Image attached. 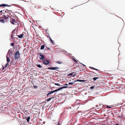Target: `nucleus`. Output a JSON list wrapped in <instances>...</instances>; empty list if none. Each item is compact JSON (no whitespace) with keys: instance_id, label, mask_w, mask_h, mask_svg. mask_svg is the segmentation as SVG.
<instances>
[{"instance_id":"423d86ee","label":"nucleus","mask_w":125,"mask_h":125,"mask_svg":"<svg viewBox=\"0 0 125 125\" xmlns=\"http://www.w3.org/2000/svg\"><path fill=\"white\" fill-rule=\"evenodd\" d=\"M47 69L52 70H57V69H58V68L57 67H49Z\"/></svg>"},{"instance_id":"412c9836","label":"nucleus","mask_w":125,"mask_h":125,"mask_svg":"<svg viewBox=\"0 0 125 125\" xmlns=\"http://www.w3.org/2000/svg\"><path fill=\"white\" fill-rule=\"evenodd\" d=\"M106 108H111V107H110V106H109L107 105L106 107Z\"/></svg>"},{"instance_id":"c756f323","label":"nucleus","mask_w":125,"mask_h":125,"mask_svg":"<svg viewBox=\"0 0 125 125\" xmlns=\"http://www.w3.org/2000/svg\"><path fill=\"white\" fill-rule=\"evenodd\" d=\"M73 73H70V74H69V75H72L73 74Z\"/></svg>"},{"instance_id":"6ab92c4d","label":"nucleus","mask_w":125,"mask_h":125,"mask_svg":"<svg viewBox=\"0 0 125 125\" xmlns=\"http://www.w3.org/2000/svg\"><path fill=\"white\" fill-rule=\"evenodd\" d=\"M73 61L75 62V63H77V62L75 59H74L73 58Z\"/></svg>"},{"instance_id":"bb28decb","label":"nucleus","mask_w":125,"mask_h":125,"mask_svg":"<svg viewBox=\"0 0 125 125\" xmlns=\"http://www.w3.org/2000/svg\"><path fill=\"white\" fill-rule=\"evenodd\" d=\"M9 64V63H7V64L5 66V67H7V65Z\"/></svg>"},{"instance_id":"39448f33","label":"nucleus","mask_w":125,"mask_h":125,"mask_svg":"<svg viewBox=\"0 0 125 125\" xmlns=\"http://www.w3.org/2000/svg\"><path fill=\"white\" fill-rule=\"evenodd\" d=\"M10 22L13 25H18L19 24L13 18L11 19Z\"/></svg>"},{"instance_id":"2eb2a0df","label":"nucleus","mask_w":125,"mask_h":125,"mask_svg":"<svg viewBox=\"0 0 125 125\" xmlns=\"http://www.w3.org/2000/svg\"><path fill=\"white\" fill-rule=\"evenodd\" d=\"M53 96H52V97H50L48 99H47V101H50L52 99V98H53Z\"/></svg>"},{"instance_id":"a19ab883","label":"nucleus","mask_w":125,"mask_h":125,"mask_svg":"<svg viewBox=\"0 0 125 125\" xmlns=\"http://www.w3.org/2000/svg\"><path fill=\"white\" fill-rule=\"evenodd\" d=\"M119 117H120V116H119Z\"/></svg>"},{"instance_id":"ddd939ff","label":"nucleus","mask_w":125,"mask_h":125,"mask_svg":"<svg viewBox=\"0 0 125 125\" xmlns=\"http://www.w3.org/2000/svg\"><path fill=\"white\" fill-rule=\"evenodd\" d=\"M45 45H42L41 47V50H43L44 48Z\"/></svg>"},{"instance_id":"f257e3e1","label":"nucleus","mask_w":125,"mask_h":125,"mask_svg":"<svg viewBox=\"0 0 125 125\" xmlns=\"http://www.w3.org/2000/svg\"><path fill=\"white\" fill-rule=\"evenodd\" d=\"M68 87L67 86H64L61 87L58 89L55 90L54 91H49L48 92V93L47 94V96H48L50 95L52 93L57 92V91H59L60 90H62L63 88H68Z\"/></svg>"},{"instance_id":"a878e982","label":"nucleus","mask_w":125,"mask_h":125,"mask_svg":"<svg viewBox=\"0 0 125 125\" xmlns=\"http://www.w3.org/2000/svg\"><path fill=\"white\" fill-rule=\"evenodd\" d=\"M54 84L56 85H58V86L60 85V84H58V83H55Z\"/></svg>"},{"instance_id":"0eeeda50","label":"nucleus","mask_w":125,"mask_h":125,"mask_svg":"<svg viewBox=\"0 0 125 125\" xmlns=\"http://www.w3.org/2000/svg\"><path fill=\"white\" fill-rule=\"evenodd\" d=\"M9 6L7 4H2L0 5V7H6L8 6L9 7L10 6Z\"/></svg>"},{"instance_id":"2f4dec72","label":"nucleus","mask_w":125,"mask_h":125,"mask_svg":"<svg viewBox=\"0 0 125 125\" xmlns=\"http://www.w3.org/2000/svg\"><path fill=\"white\" fill-rule=\"evenodd\" d=\"M110 107H111V108H112V107H114V106L113 105H110Z\"/></svg>"},{"instance_id":"37998d69","label":"nucleus","mask_w":125,"mask_h":125,"mask_svg":"<svg viewBox=\"0 0 125 125\" xmlns=\"http://www.w3.org/2000/svg\"><path fill=\"white\" fill-rule=\"evenodd\" d=\"M54 96V95H53V96Z\"/></svg>"},{"instance_id":"f8f14e48","label":"nucleus","mask_w":125,"mask_h":125,"mask_svg":"<svg viewBox=\"0 0 125 125\" xmlns=\"http://www.w3.org/2000/svg\"><path fill=\"white\" fill-rule=\"evenodd\" d=\"M87 80H78L77 81H79V82H84L85 81H87Z\"/></svg>"},{"instance_id":"c85d7f7f","label":"nucleus","mask_w":125,"mask_h":125,"mask_svg":"<svg viewBox=\"0 0 125 125\" xmlns=\"http://www.w3.org/2000/svg\"><path fill=\"white\" fill-rule=\"evenodd\" d=\"M49 61L47 60V65H49Z\"/></svg>"},{"instance_id":"79ce46f5","label":"nucleus","mask_w":125,"mask_h":125,"mask_svg":"<svg viewBox=\"0 0 125 125\" xmlns=\"http://www.w3.org/2000/svg\"><path fill=\"white\" fill-rule=\"evenodd\" d=\"M1 14V12H0V14Z\"/></svg>"},{"instance_id":"1a4fd4ad","label":"nucleus","mask_w":125,"mask_h":125,"mask_svg":"<svg viewBox=\"0 0 125 125\" xmlns=\"http://www.w3.org/2000/svg\"><path fill=\"white\" fill-rule=\"evenodd\" d=\"M31 117L30 116L28 117H26L25 119H26L27 122H29V120L31 119Z\"/></svg>"},{"instance_id":"393cba45","label":"nucleus","mask_w":125,"mask_h":125,"mask_svg":"<svg viewBox=\"0 0 125 125\" xmlns=\"http://www.w3.org/2000/svg\"><path fill=\"white\" fill-rule=\"evenodd\" d=\"M94 86H92L90 87V88L91 89H93L94 88Z\"/></svg>"},{"instance_id":"e433bc0d","label":"nucleus","mask_w":125,"mask_h":125,"mask_svg":"<svg viewBox=\"0 0 125 125\" xmlns=\"http://www.w3.org/2000/svg\"><path fill=\"white\" fill-rule=\"evenodd\" d=\"M2 11L1 10L0 11V12H1H1H2Z\"/></svg>"},{"instance_id":"58836bf2","label":"nucleus","mask_w":125,"mask_h":125,"mask_svg":"<svg viewBox=\"0 0 125 125\" xmlns=\"http://www.w3.org/2000/svg\"><path fill=\"white\" fill-rule=\"evenodd\" d=\"M7 14H6V15H9V14H8V12L7 13Z\"/></svg>"},{"instance_id":"7c9ffc66","label":"nucleus","mask_w":125,"mask_h":125,"mask_svg":"<svg viewBox=\"0 0 125 125\" xmlns=\"http://www.w3.org/2000/svg\"><path fill=\"white\" fill-rule=\"evenodd\" d=\"M94 69L95 70H96V71H99V70H98V69H96V68H94Z\"/></svg>"},{"instance_id":"4be33fe9","label":"nucleus","mask_w":125,"mask_h":125,"mask_svg":"<svg viewBox=\"0 0 125 125\" xmlns=\"http://www.w3.org/2000/svg\"><path fill=\"white\" fill-rule=\"evenodd\" d=\"M61 124L60 121H59L58 123V125H61Z\"/></svg>"},{"instance_id":"f704fd0d","label":"nucleus","mask_w":125,"mask_h":125,"mask_svg":"<svg viewBox=\"0 0 125 125\" xmlns=\"http://www.w3.org/2000/svg\"><path fill=\"white\" fill-rule=\"evenodd\" d=\"M47 49H48L49 50H50L51 49H50L49 48H48L47 47Z\"/></svg>"},{"instance_id":"4468645a","label":"nucleus","mask_w":125,"mask_h":125,"mask_svg":"<svg viewBox=\"0 0 125 125\" xmlns=\"http://www.w3.org/2000/svg\"><path fill=\"white\" fill-rule=\"evenodd\" d=\"M7 63L9 62L10 61V59L7 56Z\"/></svg>"},{"instance_id":"7ed1b4c3","label":"nucleus","mask_w":125,"mask_h":125,"mask_svg":"<svg viewBox=\"0 0 125 125\" xmlns=\"http://www.w3.org/2000/svg\"><path fill=\"white\" fill-rule=\"evenodd\" d=\"M6 10L8 11V13L9 14V15H6L7 13H6V14L4 15V16L3 17V18L4 19H7L10 17V16L11 15V13L10 12V10H8L7 9Z\"/></svg>"},{"instance_id":"9b49d317","label":"nucleus","mask_w":125,"mask_h":125,"mask_svg":"<svg viewBox=\"0 0 125 125\" xmlns=\"http://www.w3.org/2000/svg\"><path fill=\"white\" fill-rule=\"evenodd\" d=\"M0 22L3 23H4L5 22V21L4 19H2L0 20Z\"/></svg>"},{"instance_id":"c9c22d12","label":"nucleus","mask_w":125,"mask_h":125,"mask_svg":"<svg viewBox=\"0 0 125 125\" xmlns=\"http://www.w3.org/2000/svg\"><path fill=\"white\" fill-rule=\"evenodd\" d=\"M34 87L36 88H37V86H34Z\"/></svg>"},{"instance_id":"dca6fc26","label":"nucleus","mask_w":125,"mask_h":125,"mask_svg":"<svg viewBox=\"0 0 125 125\" xmlns=\"http://www.w3.org/2000/svg\"><path fill=\"white\" fill-rule=\"evenodd\" d=\"M56 62V63L59 64H61L62 63V62L61 61H58L57 62Z\"/></svg>"},{"instance_id":"5701e85b","label":"nucleus","mask_w":125,"mask_h":125,"mask_svg":"<svg viewBox=\"0 0 125 125\" xmlns=\"http://www.w3.org/2000/svg\"><path fill=\"white\" fill-rule=\"evenodd\" d=\"M11 46H14V44L13 43H11Z\"/></svg>"},{"instance_id":"4c0bfd02","label":"nucleus","mask_w":125,"mask_h":125,"mask_svg":"<svg viewBox=\"0 0 125 125\" xmlns=\"http://www.w3.org/2000/svg\"><path fill=\"white\" fill-rule=\"evenodd\" d=\"M116 125H119L118 124H116Z\"/></svg>"},{"instance_id":"a211bd4d","label":"nucleus","mask_w":125,"mask_h":125,"mask_svg":"<svg viewBox=\"0 0 125 125\" xmlns=\"http://www.w3.org/2000/svg\"><path fill=\"white\" fill-rule=\"evenodd\" d=\"M49 37L50 40L51 42L53 44H54V43L53 40L49 36Z\"/></svg>"},{"instance_id":"20e7f679","label":"nucleus","mask_w":125,"mask_h":125,"mask_svg":"<svg viewBox=\"0 0 125 125\" xmlns=\"http://www.w3.org/2000/svg\"><path fill=\"white\" fill-rule=\"evenodd\" d=\"M38 56L41 60H44L45 59H46L44 55L41 52H40L38 55Z\"/></svg>"},{"instance_id":"f3484780","label":"nucleus","mask_w":125,"mask_h":125,"mask_svg":"<svg viewBox=\"0 0 125 125\" xmlns=\"http://www.w3.org/2000/svg\"><path fill=\"white\" fill-rule=\"evenodd\" d=\"M99 78L98 77H94L93 78V80L94 81H95L96 79H98Z\"/></svg>"},{"instance_id":"6e6552de","label":"nucleus","mask_w":125,"mask_h":125,"mask_svg":"<svg viewBox=\"0 0 125 125\" xmlns=\"http://www.w3.org/2000/svg\"><path fill=\"white\" fill-rule=\"evenodd\" d=\"M43 61L42 63L43 64H44L45 65H47V60L45 59L44 60H42Z\"/></svg>"},{"instance_id":"72a5a7b5","label":"nucleus","mask_w":125,"mask_h":125,"mask_svg":"<svg viewBox=\"0 0 125 125\" xmlns=\"http://www.w3.org/2000/svg\"><path fill=\"white\" fill-rule=\"evenodd\" d=\"M64 85H68V84H65Z\"/></svg>"},{"instance_id":"cd10ccee","label":"nucleus","mask_w":125,"mask_h":125,"mask_svg":"<svg viewBox=\"0 0 125 125\" xmlns=\"http://www.w3.org/2000/svg\"><path fill=\"white\" fill-rule=\"evenodd\" d=\"M14 37V36H13V34H12L11 35V38H12V39H14L13 38V37Z\"/></svg>"},{"instance_id":"aec40b11","label":"nucleus","mask_w":125,"mask_h":125,"mask_svg":"<svg viewBox=\"0 0 125 125\" xmlns=\"http://www.w3.org/2000/svg\"><path fill=\"white\" fill-rule=\"evenodd\" d=\"M37 66L38 67H39L40 68H41L42 67V66L40 64L37 65Z\"/></svg>"},{"instance_id":"b1692460","label":"nucleus","mask_w":125,"mask_h":125,"mask_svg":"<svg viewBox=\"0 0 125 125\" xmlns=\"http://www.w3.org/2000/svg\"><path fill=\"white\" fill-rule=\"evenodd\" d=\"M73 83H71V82L69 83H68V84L69 85H73Z\"/></svg>"},{"instance_id":"ea45409f","label":"nucleus","mask_w":125,"mask_h":125,"mask_svg":"<svg viewBox=\"0 0 125 125\" xmlns=\"http://www.w3.org/2000/svg\"><path fill=\"white\" fill-rule=\"evenodd\" d=\"M3 69H4V67H3Z\"/></svg>"},{"instance_id":"473e14b6","label":"nucleus","mask_w":125,"mask_h":125,"mask_svg":"<svg viewBox=\"0 0 125 125\" xmlns=\"http://www.w3.org/2000/svg\"><path fill=\"white\" fill-rule=\"evenodd\" d=\"M90 68H91V69H94V67H90Z\"/></svg>"},{"instance_id":"f03ea898","label":"nucleus","mask_w":125,"mask_h":125,"mask_svg":"<svg viewBox=\"0 0 125 125\" xmlns=\"http://www.w3.org/2000/svg\"><path fill=\"white\" fill-rule=\"evenodd\" d=\"M20 56V54L18 51L16 52L14 55L15 59L16 60H18L19 59Z\"/></svg>"},{"instance_id":"9d476101","label":"nucleus","mask_w":125,"mask_h":125,"mask_svg":"<svg viewBox=\"0 0 125 125\" xmlns=\"http://www.w3.org/2000/svg\"><path fill=\"white\" fill-rule=\"evenodd\" d=\"M19 38H22L23 36V34H21L20 35H17Z\"/></svg>"}]
</instances>
